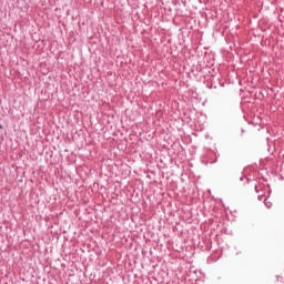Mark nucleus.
<instances>
[{
	"label": "nucleus",
	"mask_w": 284,
	"mask_h": 284,
	"mask_svg": "<svg viewBox=\"0 0 284 284\" xmlns=\"http://www.w3.org/2000/svg\"><path fill=\"white\" fill-rule=\"evenodd\" d=\"M264 205L270 210L272 207V202L267 200V197L264 199Z\"/></svg>",
	"instance_id": "nucleus-2"
},
{
	"label": "nucleus",
	"mask_w": 284,
	"mask_h": 284,
	"mask_svg": "<svg viewBox=\"0 0 284 284\" xmlns=\"http://www.w3.org/2000/svg\"><path fill=\"white\" fill-rule=\"evenodd\" d=\"M258 201H263V195H258Z\"/></svg>",
	"instance_id": "nucleus-4"
},
{
	"label": "nucleus",
	"mask_w": 284,
	"mask_h": 284,
	"mask_svg": "<svg viewBox=\"0 0 284 284\" xmlns=\"http://www.w3.org/2000/svg\"><path fill=\"white\" fill-rule=\"evenodd\" d=\"M254 190L255 192H258V186L256 184L254 185Z\"/></svg>",
	"instance_id": "nucleus-3"
},
{
	"label": "nucleus",
	"mask_w": 284,
	"mask_h": 284,
	"mask_svg": "<svg viewBox=\"0 0 284 284\" xmlns=\"http://www.w3.org/2000/svg\"><path fill=\"white\" fill-rule=\"evenodd\" d=\"M277 283H284V271L281 273V275H277Z\"/></svg>",
	"instance_id": "nucleus-1"
},
{
	"label": "nucleus",
	"mask_w": 284,
	"mask_h": 284,
	"mask_svg": "<svg viewBox=\"0 0 284 284\" xmlns=\"http://www.w3.org/2000/svg\"><path fill=\"white\" fill-rule=\"evenodd\" d=\"M0 130H3V125L0 124Z\"/></svg>",
	"instance_id": "nucleus-5"
}]
</instances>
